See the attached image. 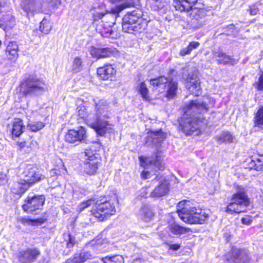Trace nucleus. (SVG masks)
<instances>
[{"label": "nucleus", "instance_id": "1", "mask_svg": "<svg viewBox=\"0 0 263 263\" xmlns=\"http://www.w3.org/2000/svg\"><path fill=\"white\" fill-rule=\"evenodd\" d=\"M77 115L100 136L113 131L114 125L108 120L111 116L109 104L100 100L95 105H81L77 108Z\"/></svg>", "mask_w": 263, "mask_h": 263}, {"label": "nucleus", "instance_id": "2", "mask_svg": "<svg viewBox=\"0 0 263 263\" xmlns=\"http://www.w3.org/2000/svg\"><path fill=\"white\" fill-rule=\"evenodd\" d=\"M198 0H174V6L176 10L188 11L191 10L190 26L195 29L202 27L206 22L207 10L204 8H199L194 6Z\"/></svg>", "mask_w": 263, "mask_h": 263}, {"label": "nucleus", "instance_id": "3", "mask_svg": "<svg viewBox=\"0 0 263 263\" xmlns=\"http://www.w3.org/2000/svg\"><path fill=\"white\" fill-rule=\"evenodd\" d=\"M177 211L180 218L189 224H202L208 217L204 210L193 206L189 200L179 202L177 205Z\"/></svg>", "mask_w": 263, "mask_h": 263}, {"label": "nucleus", "instance_id": "4", "mask_svg": "<svg viewBox=\"0 0 263 263\" xmlns=\"http://www.w3.org/2000/svg\"><path fill=\"white\" fill-rule=\"evenodd\" d=\"M140 10L128 13L122 19V29L125 32L134 34L143 32L147 27V22L141 18Z\"/></svg>", "mask_w": 263, "mask_h": 263}, {"label": "nucleus", "instance_id": "5", "mask_svg": "<svg viewBox=\"0 0 263 263\" xmlns=\"http://www.w3.org/2000/svg\"><path fill=\"white\" fill-rule=\"evenodd\" d=\"M249 204V200L244 187L238 186L236 193L233 195L231 202L228 203L226 212L231 214L244 212Z\"/></svg>", "mask_w": 263, "mask_h": 263}, {"label": "nucleus", "instance_id": "6", "mask_svg": "<svg viewBox=\"0 0 263 263\" xmlns=\"http://www.w3.org/2000/svg\"><path fill=\"white\" fill-rule=\"evenodd\" d=\"M20 92L24 96L38 95L44 91L45 83L43 80L30 76L20 85Z\"/></svg>", "mask_w": 263, "mask_h": 263}, {"label": "nucleus", "instance_id": "7", "mask_svg": "<svg viewBox=\"0 0 263 263\" xmlns=\"http://www.w3.org/2000/svg\"><path fill=\"white\" fill-rule=\"evenodd\" d=\"M150 84L154 87H156L159 91L163 89L165 92V97L168 99L174 98L177 93L178 83L172 79H168L164 76L152 79Z\"/></svg>", "mask_w": 263, "mask_h": 263}, {"label": "nucleus", "instance_id": "8", "mask_svg": "<svg viewBox=\"0 0 263 263\" xmlns=\"http://www.w3.org/2000/svg\"><path fill=\"white\" fill-rule=\"evenodd\" d=\"M208 101L211 104L215 103V101L212 100L209 97H203V99L192 100L189 104L186 105L184 108L185 116H191L196 118L198 116L197 120H200L201 118L200 116L201 114L206 112L208 110Z\"/></svg>", "mask_w": 263, "mask_h": 263}, {"label": "nucleus", "instance_id": "9", "mask_svg": "<svg viewBox=\"0 0 263 263\" xmlns=\"http://www.w3.org/2000/svg\"><path fill=\"white\" fill-rule=\"evenodd\" d=\"M91 212L95 217L102 221L114 215L116 213V208L113 203L103 197L97 201Z\"/></svg>", "mask_w": 263, "mask_h": 263}, {"label": "nucleus", "instance_id": "10", "mask_svg": "<svg viewBox=\"0 0 263 263\" xmlns=\"http://www.w3.org/2000/svg\"><path fill=\"white\" fill-rule=\"evenodd\" d=\"M198 116L195 118L191 116H184L180 122L182 131L186 135L197 136L200 133Z\"/></svg>", "mask_w": 263, "mask_h": 263}, {"label": "nucleus", "instance_id": "11", "mask_svg": "<svg viewBox=\"0 0 263 263\" xmlns=\"http://www.w3.org/2000/svg\"><path fill=\"white\" fill-rule=\"evenodd\" d=\"M45 201V198L43 195L34 196L29 195L25 199L22 206L23 209L26 212L32 213L37 210L40 209Z\"/></svg>", "mask_w": 263, "mask_h": 263}, {"label": "nucleus", "instance_id": "12", "mask_svg": "<svg viewBox=\"0 0 263 263\" xmlns=\"http://www.w3.org/2000/svg\"><path fill=\"white\" fill-rule=\"evenodd\" d=\"M86 138V130L82 126L78 127L77 129L68 130L65 136L66 142L74 144L75 145L84 141Z\"/></svg>", "mask_w": 263, "mask_h": 263}, {"label": "nucleus", "instance_id": "13", "mask_svg": "<svg viewBox=\"0 0 263 263\" xmlns=\"http://www.w3.org/2000/svg\"><path fill=\"white\" fill-rule=\"evenodd\" d=\"M23 175L24 178L23 180L29 185L43 179L45 177L37 172V168L35 167L30 164L27 165L25 167Z\"/></svg>", "mask_w": 263, "mask_h": 263}, {"label": "nucleus", "instance_id": "14", "mask_svg": "<svg viewBox=\"0 0 263 263\" xmlns=\"http://www.w3.org/2000/svg\"><path fill=\"white\" fill-rule=\"evenodd\" d=\"M227 263H247L249 256L245 250L233 248L227 255Z\"/></svg>", "mask_w": 263, "mask_h": 263}, {"label": "nucleus", "instance_id": "15", "mask_svg": "<svg viewBox=\"0 0 263 263\" xmlns=\"http://www.w3.org/2000/svg\"><path fill=\"white\" fill-rule=\"evenodd\" d=\"M86 151L84 154L87 159L84 163V171L88 175H93L98 169L99 160L95 157L92 151Z\"/></svg>", "mask_w": 263, "mask_h": 263}, {"label": "nucleus", "instance_id": "16", "mask_svg": "<svg viewBox=\"0 0 263 263\" xmlns=\"http://www.w3.org/2000/svg\"><path fill=\"white\" fill-rule=\"evenodd\" d=\"M40 252L36 248H28L20 251L18 254L19 261L21 263H30L36 259Z\"/></svg>", "mask_w": 263, "mask_h": 263}, {"label": "nucleus", "instance_id": "17", "mask_svg": "<svg viewBox=\"0 0 263 263\" xmlns=\"http://www.w3.org/2000/svg\"><path fill=\"white\" fill-rule=\"evenodd\" d=\"M186 88L193 95L198 96L201 93L199 78L195 74H189L186 80Z\"/></svg>", "mask_w": 263, "mask_h": 263}, {"label": "nucleus", "instance_id": "18", "mask_svg": "<svg viewBox=\"0 0 263 263\" xmlns=\"http://www.w3.org/2000/svg\"><path fill=\"white\" fill-rule=\"evenodd\" d=\"M165 138L166 134L161 130L151 132L148 133V135L145 138V143L148 146L154 144L157 147Z\"/></svg>", "mask_w": 263, "mask_h": 263}, {"label": "nucleus", "instance_id": "19", "mask_svg": "<svg viewBox=\"0 0 263 263\" xmlns=\"http://www.w3.org/2000/svg\"><path fill=\"white\" fill-rule=\"evenodd\" d=\"M116 52V48L112 47L98 48L91 46L90 48L91 55L97 59L108 57L111 54H114Z\"/></svg>", "mask_w": 263, "mask_h": 263}, {"label": "nucleus", "instance_id": "20", "mask_svg": "<svg viewBox=\"0 0 263 263\" xmlns=\"http://www.w3.org/2000/svg\"><path fill=\"white\" fill-rule=\"evenodd\" d=\"M170 187V184L168 181L163 180L151 192V196L153 198H160L168 194Z\"/></svg>", "mask_w": 263, "mask_h": 263}, {"label": "nucleus", "instance_id": "21", "mask_svg": "<svg viewBox=\"0 0 263 263\" xmlns=\"http://www.w3.org/2000/svg\"><path fill=\"white\" fill-rule=\"evenodd\" d=\"M116 73V70L111 64H107L98 68L97 73L103 80H112Z\"/></svg>", "mask_w": 263, "mask_h": 263}, {"label": "nucleus", "instance_id": "22", "mask_svg": "<svg viewBox=\"0 0 263 263\" xmlns=\"http://www.w3.org/2000/svg\"><path fill=\"white\" fill-rule=\"evenodd\" d=\"M140 160L141 162V165H143V163L149 164L150 165H154L158 168L159 170L164 169V166L162 164L161 158L158 155L151 157L142 158L140 157Z\"/></svg>", "mask_w": 263, "mask_h": 263}, {"label": "nucleus", "instance_id": "23", "mask_svg": "<svg viewBox=\"0 0 263 263\" xmlns=\"http://www.w3.org/2000/svg\"><path fill=\"white\" fill-rule=\"evenodd\" d=\"M138 215L143 220L149 221L154 217V214L152 209L148 204H144L140 209Z\"/></svg>", "mask_w": 263, "mask_h": 263}, {"label": "nucleus", "instance_id": "24", "mask_svg": "<svg viewBox=\"0 0 263 263\" xmlns=\"http://www.w3.org/2000/svg\"><path fill=\"white\" fill-rule=\"evenodd\" d=\"M29 185L25 182L23 179L14 182L11 185V191L15 194H22L25 193Z\"/></svg>", "mask_w": 263, "mask_h": 263}, {"label": "nucleus", "instance_id": "25", "mask_svg": "<svg viewBox=\"0 0 263 263\" xmlns=\"http://www.w3.org/2000/svg\"><path fill=\"white\" fill-rule=\"evenodd\" d=\"M214 58L219 64L226 65L230 64L234 65L236 63V60L232 59L230 56L226 55L224 53L218 51L214 54Z\"/></svg>", "mask_w": 263, "mask_h": 263}, {"label": "nucleus", "instance_id": "26", "mask_svg": "<svg viewBox=\"0 0 263 263\" xmlns=\"http://www.w3.org/2000/svg\"><path fill=\"white\" fill-rule=\"evenodd\" d=\"M24 129L23 121L20 119H15L12 124V136L18 137L23 133Z\"/></svg>", "mask_w": 263, "mask_h": 263}, {"label": "nucleus", "instance_id": "27", "mask_svg": "<svg viewBox=\"0 0 263 263\" xmlns=\"http://www.w3.org/2000/svg\"><path fill=\"white\" fill-rule=\"evenodd\" d=\"M18 45L15 42H11L8 45L6 48V54L8 56L9 59H13L17 58L18 56Z\"/></svg>", "mask_w": 263, "mask_h": 263}, {"label": "nucleus", "instance_id": "28", "mask_svg": "<svg viewBox=\"0 0 263 263\" xmlns=\"http://www.w3.org/2000/svg\"><path fill=\"white\" fill-rule=\"evenodd\" d=\"M170 230L175 235L184 234L190 232L189 228L180 226L176 223H173L169 225Z\"/></svg>", "mask_w": 263, "mask_h": 263}, {"label": "nucleus", "instance_id": "29", "mask_svg": "<svg viewBox=\"0 0 263 263\" xmlns=\"http://www.w3.org/2000/svg\"><path fill=\"white\" fill-rule=\"evenodd\" d=\"M91 258L92 255L90 252L82 251L80 254H77L75 255L72 261L73 263H83L87 259H90Z\"/></svg>", "mask_w": 263, "mask_h": 263}, {"label": "nucleus", "instance_id": "30", "mask_svg": "<svg viewBox=\"0 0 263 263\" xmlns=\"http://www.w3.org/2000/svg\"><path fill=\"white\" fill-rule=\"evenodd\" d=\"M21 6L26 12H33L36 10V0H22Z\"/></svg>", "mask_w": 263, "mask_h": 263}, {"label": "nucleus", "instance_id": "31", "mask_svg": "<svg viewBox=\"0 0 263 263\" xmlns=\"http://www.w3.org/2000/svg\"><path fill=\"white\" fill-rule=\"evenodd\" d=\"M102 261L104 263H124L123 257L120 255L103 257Z\"/></svg>", "mask_w": 263, "mask_h": 263}, {"label": "nucleus", "instance_id": "32", "mask_svg": "<svg viewBox=\"0 0 263 263\" xmlns=\"http://www.w3.org/2000/svg\"><path fill=\"white\" fill-rule=\"evenodd\" d=\"M137 89L143 100L147 101L150 100L148 90L144 82L140 83L137 86Z\"/></svg>", "mask_w": 263, "mask_h": 263}, {"label": "nucleus", "instance_id": "33", "mask_svg": "<svg viewBox=\"0 0 263 263\" xmlns=\"http://www.w3.org/2000/svg\"><path fill=\"white\" fill-rule=\"evenodd\" d=\"M199 45L200 43L198 42H191L187 47L183 48L180 50V55L181 56H184L190 54L193 50L197 48Z\"/></svg>", "mask_w": 263, "mask_h": 263}, {"label": "nucleus", "instance_id": "34", "mask_svg": "<svg viewBox=\"0 0 263 263\" xmlns=\"http://www.w3.org/2000/svg\"><path fill=\"white\" fill-rule=\"evenodd\" d=\"M19 221L24 225L36 226L43 223L42 219H32L27 217H21L19 218Z\"/></svg>", "mask_w": 263, "mask_h": 263}, {"label": "nucleus", "instance_id": "35", "mask_svg": "<svg viewBox=\"0 0 263 263\" xmlns=\"http://www.w3.org/2000/svg\"><path fill=\"white\" fill-rule=\"evenodd\" d=\"M51 22L46 19H43L40 23V30L45 34H48L52 29Z\"/></svg>", "mask_w": 263, "mask_h": 263}, {"label": "nucleus", "instance_id": "36", "mask_svg": "<svg viewBox=\"0 0 263 263\" xmlns=\"http://www.w3.org/2000/svg\"><path fill=\"white\" fill-rule=\"evenodd\" d=\"M250 167L257 171H263V156H260L256 160H252L250 163Z\"/></svg>", "mask_w": 263, "mask_h": 263}, {"label": "nucleus", "instance_id": "37", "mask_svg": "<svg viewBox=\"0 0 263 263\" xmlns=\"http://www.w3.org/2000/svg\"><path fill=\"white\" fill-rule=\"evenodd\" d=\"M216 140L220 143L222 142H232L233 137L232 135L228 132H224L220 135L216 137Z\"/></svg>", "mask_w": 263, "mask_h": 263}, {"label": "nucleus", "instance_id": "38", "mask_svg": "<svg viewBox=\"0 0 263 263\" xmlns=\"http://www.w3.org/2000/svg\"><path fill=\"white\" fill-rule=\"evenodd\" d=\"M44 124L42 122H36L29 123L27 125V128L28 130L32 132H37L44 127Z\"/></svg>", "mask_w": 263, "mask_h": 263}, {"label": "nucleus", "instance_id": "39", "mask_svg": "<svg viewBox=\"0 0 263 263\" xmlns=\"http://www.w3.org/2000/svg\"><path fill=\"white\" fill-rule=\"evenodd\" d=\"M82 69V62L79 57H76L74 59L72 69L73 71L78 72L80 71Z\"/></svg>", "mask_w": 263, "mask_h": 263}, {"label": "nucleus", "instance_id": "40", "mask_svg": "<svg viewBox=\"0 0 263 263\" xmlns=\"http://www.w3.org/2000/svg\"><path fill=\"white\" fill-rule=\"evenodd\" d=\"M255 124V125L263 127V107L260 108L256 114Z\"/></svg>", "mask_w": 263, "mask_h": 263}, {"label": "nucleus", "instance_id": "41", "mask_svg": "<svg viewBox=\"0 0 263 263\" xmlns=\"http://www.w3.org/2000/svg\"><path fill=\"white\" fill-rule=\"evenodd\" d=\"M4 22L7 26L12 27L14 25L15 18L11 15H7L4 18Z\"/></svg>", "mask_w": 263, "mask_h": 263}, {"label": "nucleus", "instance_id": "42", "mask_svg": "<svg viewBox=\"0 0 263 263\" xmlns=\"http://www.w3.org/2000/svg\"><path fill=\"white\" fill-rule=\"evenodd\" d=\"M95 201L92 199H89L86 201H84L81 203L78 207V210L79 212H82L85 208L90 206L91 204H92Z\"/></svg>", "mask_w": 263, "mask_h": 263}, {"label": "nucleus", "instance_id": "43", "mask_svg": "<svg viewBox=\"0 0 263 263\" xmlns=\"http://www.w3.org/2000/svg\"><path fill=\"white\" fill-rule=\"evenodd\" d=\"M241 221L242 224L249 226L252 222L253 220L251 216L247 215L245 217H242Z\"/></svg>", "mask_w": 263, "mask_h": 263}, {"label": "nucleus", "instance_id": "44", "mask_svg": "<svg viewBox=\"0 0 263 263\" xmlns=\"http://www.w3.org/2000/svg\"><path fill=\"white\" fill-rule=\"evenodd\" d=\"M147 188L143 187L140 191V193L137 196V199L138 200H141L142 198L146 197L147 194Z\"/></svg>", "mask_w": 263, "mask_h": 263}, {"label": "nucleus", "instance_id": "45", "mask_svg": "<svg viewBox=\"0 0 263 263\" xmlns=\"http://www.w3.org/2000/svg\"><path fill=\"white\" fill-rule=\"evenodd\" d=\"M68 240L67 242V246L68 248H72L75 243V239L70 234L68 235Z\"/></svg>", "mask_w": 263, "mask_h": 263}, {"label": "nucleus", "instance_id": "46", "mask_svg": "<svg viewBox=\"0 0 263 263\" xmlns=\"http://www.w3.org/2000/svg\"><path fill=\"white\" fill-rule=\"evenodd\" d=\"M48 3L50 7L54 8L60 4V0H47Z\"/></svg>", "mask_w": 263, "mask_h": 263}, {"label": "nucleus", "instance_id": "47", "mask_svg": "<svg viewBox=\"0 0 263 263\" xmlns=\"http://www.w3.org/2000/svg\"><path fill=\"white\" fill-rule=\"evenodd\" d=\"M257 86L258 90H263V73L259 77Z\"/></svg>", "mask_w": 263, "mask_h": 263}, {"label": "nucleus", "instance_id": "48", "mask_svg": "<svg viewBox=\"0 0 263 263\" xmlns=\"http://www.w3.org/2000/svg\"><path fill=\"white\" fill-rule=\"evenodd\" d=\"M7 182V176L3 173H0V185Z\"/></svg>", "mask_w": 263, "mask_h": 263}, {"label": "nucleus", "instance_id": "49", "mask_svg": "<svg viewBox=\"0 0 263 263\" xmlns=\"http://www.w3.org/2000/svg\"><path fill=\"white\" fill-rule=\"evenodd\" d=\"M169 249L173 251H176L179 249L180 245L178 243L168 244Z\"/></svg>", "mask_w": 263, "mask_h": 263}, {"label": "nucleus", "instance_id": "50", "mask_svg": "<svg viewBox=\"0 0 263 263\" xmlns=\"http://www.w3.org/2000/svg\"><path fill=\"white\" fill-rule=\"evenodd\" d=\"M38 146V143L35 140H32L29 144V147L32 149H35L37 148Z\"/></svg>", "mask_w": 263, "mask_h": 263}, {"label": "nucleus", "instance_id": "51", "mask_svg": "<svg viewBox=\"0 0 263 263\" xmlns=\"http://www.w3.org/2000/svg\"><path fill=\"white\" fill-rule=\"evenodd\" d=\"M250 14L252 15H256L258 11V9L255 6H252L250 8Z\"/></svg>", "mask_w": 263, "mask_h": 263}, {"label": "nucleus", "instance_id": "52", "mask_svg": "<svg viewBox=\"0 0 263 263\" xmlns=\"http://www.w3.org/2000/svg\"><path fill=\"white\" fill-rule=\"evenodd\" d=\"M150 173L148 172H145V171H143L142 173H141V177L144 179H147L148 178V176L149 175Z\"/></svg>", "mask_w": 263, "mask_h": 263}, {"label": "nucleus", "instance_id": "53", "mask_svg": "<svg viewBox=\"0 0 263 263\" xmlns=\"http://www.w3.org/2000/svg\"><path fill=\"white\" fill-rule=\"evenodd\" d=\"M25 145H26V142H20L19 143V144H18V145H19V146H20L21 149L24 148L25 147Z\"/></svg>", "mask_w": 263, "mask_h": 263}, {"label": "nucleus", "instance_id": "54", "mask_svg": "<svg viewBox=\"0 0 263 263\" xmlns=\"http://www.w3.org/2000/svg\"><path fill=\"white\" fill-rule=\"evenodd\" d=\"M228 27L230 28L231 29H233V28H234V25H230V26H228Z\"/></svg>", "mask_w": 263, "mask_h": 263}]
</instances>
